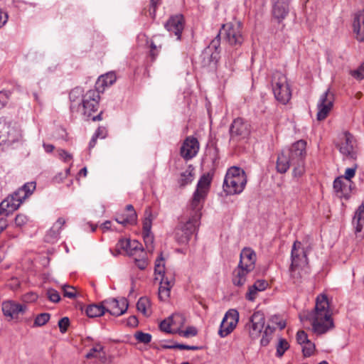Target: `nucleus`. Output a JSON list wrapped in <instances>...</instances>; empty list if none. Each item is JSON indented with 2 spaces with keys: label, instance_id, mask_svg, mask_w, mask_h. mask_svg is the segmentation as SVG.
<instances>
[{
  "label": "nucleus",
  "instance_id": "f8f14e48",
  "mask_svg": "<svg viewBox=\"0 0 364 364\" xmlns=\"http://www.w3.org/2000/svg\"><path fill=\"white\" fill-rule=\"evenodd\" d=\"M334 95L328 89L321 96L317 103L316 119L318 121L325 119L333 107Z\"/></svg>",
  "mask_w": 364,
  "mask_h": 364
},
{
  "label": "nucleus",
  "instance_id": "e433bc0d",
  "mask_svg": "<svg viewBox=\"0 0 364 364\" xmlns=\"http://www.w3.org/2000/svg\"><path fill=\"white\" fill-rule=\"evenodd\" d=\"M275 330L274 327L271 326L270 325H267L266 328L264 330V334L262 336V338L260 340V343L262 346H265L268 345L269 343V340L271 338V336L272 333H274Z\"/></svg>",
  "mask_w": 364,
  "mask_h": 364
},
{
  "label": "nucleus",
  "instance_id": "603ef678",
  "mask_svg": "<svg viewBox=\"0 0 364 364\" xmlns=\"http://www.w3.org/2000/svg\"><path fill=\"white\" fill-rule=\"evenodd\" d=\"M10 96V91H0V109L6 105Z\"/></svg>",
  "mask_w": 364,
  "mask_h": 364
},
{
  "label": "nucleus",
  "instance_id": "bf43d9fd",
  "mask_svg": "<svg viewBox=\"0 0 364 364\" xmlns=\"http://www.w3.org/2000/svg\"><path fill=\"white\" fill-rule=\"evenodd\" d=\"M58 153L60 158L62 159L64 161H68L72 159L71 154L63 149L58 150Z\"/></svg>",
  "mask_w": 364,
  "mask_h": 364
},
{
  "label": "nucleus",
  "instance_id": "c85d7f7f",
  "mask_svg": "<svg viewBox=\"0 0 364 364\" xmlns=\"http://www.w3.org/2000/svg\"><path fill=\"white\" fill-rule=\"evenodd\" d=\"M353 224L355 227V232L358 234L364 228V202L358 206L355 211Z\"/></svg>",
  "mask_w": 364,
  "mask_h": 364
},
{
  "label": "nucleus",
  "instance_id": "09e8293b",
  "mask_svg": "<svg viewBox=\"0 0 364 364\" xmlns=\"http://www.w3.org/2000/svg\"><path fill=\"white\" fill-rule=\"evenodd\" d=\"M350 74L356 80H361L364 79V63L356 70H351Z\"/></svg>",
  "mask_w": 364,
  "mask_h": 364
},
{
  "label": "nucleus",
  "instance_id": "338daca9",
  "mask_svg": "<svg viewBox=\"0 0 364 364\" xmlns=\"http://www.w3.org/2000/svg\"><path fill=\"white\" fill-rule=\"evenodd\" d=\"M101 228L104 231L109 230L111 228V221L106 220L105 223L102 224Z\"/></svg>",
  "mask_w": 364,
  "mask_h": 364
},
{
  "label": "nucleus",
  "instance_id": "774afa93",
  "mask_svg": "<svg viewBox=\"0 0 364 364\" xmlns=\"http://www.w3.org/2000/svg\"><path fill=\"white\" fill-rule=\"evenodd\" d=\"M150 47H151V55L152 58L154 59L156 58V56L157 55V53H155V52H154V50L156 49V46L154 44V42H151Z\"/></svg>",
  "mask_w": 364,
  "mask_h": 364
},
{
  "label": "nucleus",
  "instance_id": "5701e85b",
  "mask_svg": "<svg viewBox=\"0 0 364 364\" xmlns=\"http://www.w3.org/2000/svg\"><path fill=\"white\" fill-rule=\"evenodd\" d=\"M289 13V3L287 1L278 0L274 5L272 14L279 23L282 22Z\"/></svg>",
  "mask_w": 364,
  "mask_h": 364
},
{
  "label": "nucleus",
  "instance_id": "c756f323",
  "mask_svg": "<svg viewBox=\"0 0 364 364\" xmlns=\"http://www.w3.org/2000/svg\"><path fill=\"white\" fill-rule=\"evenodd\" d=\"M116 75L114 73L110 72L105 75H101L96 82V90L100 92V90H104L105 87L112 85L116 81Z\"/></svg>",
  "mask_w": 364,
  "mask_h": 364
},
{
  "label": "nucleus",
  "instance_id": "052dcab7",
  "mask_svg": "<svg viewBox=\"0 0 364 364\" xmlns=\"http://www.w3.org/2000/svg\"><path fill=\"white\" fill-rule=\"evenodd\" d=\"M355 170H356V168H346V171H345V176H344V178L345 179L348 180V181H350L352 178L354 177L355 174Z\"/></svg>",
  "mask_w": 364,
  "mask_h": 364
},
{
  "label": "nucleus",
  "instance_id": "4468645a",
  "mask_svg": "<svg viewBox=\"0 0 364 364\" xmlns=\"http://www.w3.org/2000/svg\"><path fill=\"white\" fill-rule=\"evenodd\" d=\"M265 323V316L262 311H257L250 316L249 323L246 326L249 335L252 339H256L260 336Z\"/></svg>",
  "mask_w": 364,
  "mask_h": 364
},
{
  "label": "nucleus",
  "instance_id": "f03ea898",
  "mask_svg": "<svg viewBox=\"0 0 364 364\" xmlns=\"http://www.w3.org/2000/svg\"><path fill=\"white\" fill-rule=\"evenodd\" d=\"M306 146V142L304 140H299L290 148L283 150L277 157V171L280 173H284L290 166H292L294 176H301L305 171Z\"/></svg>",
  "mask_w": 364,
  "mask_h": 364
},
{
  "label": "nucleus",
  "instance_id": "6e6552de",
  "mask_svg": "<svg viewBox=\"0 0 364 364\" xmlns=\"http://www.w3.org/2000/svg\"><path fill=\"white\" fill-rule=\"evenodd\" d=\"M220 36H223L230 46H240L244 41L241 22L234 21L223 24L218 34V37Z\"/></svg>",
  "mask_w": 364,
  "mask_h": 364
},
{
  "label": "nucleus",
  "instance_id": "7c9ffc66",
  "mask_svg": "<svg viewBox=\"0 0 364 364\" xmlns=\"http://www.w3.org/2000/svg\"><path fill=\"white\" fill-rule=\"evenodd\" d=\"M105 313V306L102 301L100 304L89 305L85 309V314L90 318L101 316Z\"/></svg>",
  "mask_w": 364,
  "mask_h": 364
},
{
  "label": "nucleus",
  "instance_id": "49530a36",
  "mask_svg": "<svg viewBox=\"0 0 364 364\" xmlns=\"http://www.w3.org/2000/svg\"><path fill=\"white\" fill-rule=\"evenodd\" d=\"M289 348L288 342L282 338L279 340V343L277 346V355L278 357H282L285 351Z\"/></svg>",
  "mask_w": 364,
  "mask_h": 364
},
{
  "label": "nucleus",
  "instance_id": "bb28decb",
  "mask_svg": "<svg viewBox=\"0 0 364 364\" xmlns=\"http://www.w3.org/2000/svg\"><path fill=\"white\" fill-rule=\"evenodd\" d=\"M127 211V218L124 217V213L116 218V221L124 225H134L136 223L137 215L132 205H127L126 207Z\"/></svg>",
  "mask_w": 364,
  "mask_h": 364
},
{
  "label": "nucleus",
  "instance_id": "2eb2a0df",
  "mask_svg": "<svg viewBox=\"0 0 364 364\" xmlns=\"http://www.w3.org/2000/svg\"><path fill=\"white\" fill-rule=\"evenodd\" d=\"M291 264L290 267H308V258L306 252L299 241L293 244L291 252Z\"/></svg>",
  "mask_w": 364,
  "mask_h": 364
},
{
  "label": "nucleus",
  "instance_id": "f704fd0d",
  "mask_svg": "<svg viewBox=\"0 0 364 364\" xmlns=\"http://www.w3.org/2000/svg\"><path fill=\"white\" fill-rule=\"evenodd\" d=\"M154 219L151 209L146 208L145 210V218L143 221V232H151L152 220Z\"/></svg>",
  "mask_w": 364,
  "mask_h": 364
},
{
  "label": "nucleus",
  "instance_id": "4d7b16f0",
  "mask_svg": "<svg viewBox=\"0 0 364 364\" xmlns=\"http://www.w3.org/2000/svg\"><path fill=\"white\" fill-rule=\"evenodd\" d=\"M27 218L23 214H18L15 218V224L17 226H22L27 223Z\"/></svg>",
  "mask_w": 364,
  "mask_h": 364
},
{
  "label": "nucleus",
  "instance_id": "864d4df0",
  "mask_svg": "<svg viewBox=\"0 0 364 364\" xmlns=\"http://www.w3.org/2000/svg\"><path fill=\"white\" fill-rule=\"evenodd\" d=\"M164 348H178L180 350H198V347L195 346H188L184 344H176L173 346H164Z\"/></svg>",
  "mask_w": 364,
  "mask_h": 364
},
{
  "label": "nucleus",
  "instance_id": "39448f33",
  "mask_svg": "<svg viewBox=\"0 0 364 364\" xmlns=\"http://www.w3.org/2000/svg\"><path fill=\"white\" fill-rule=\"evenodd\" d=\"M155 279L159 281V297L165 301L168 299L171 287L174 284L173 276L165 272V262L162 253L156 259L154 267Z\"/></svg>",
  "mask_w": 364,
  "mask_h": 364
},
{
  "label": "nucleus",
  "instance_id": "e2e57ef3",
  "mask_svg": "<svg viewBox=\"0 0 364 364\" xmlns=\"http://www.w3.org/2000/svg\"><path fill=\"white\" fill-rule=\"evenodd\" d=\"M95 136L98 137H100L102 139L105 138L106 136V130L103 127H99L97 130L96 131Z\"/></svg>",
  "mask_w": 364,
  "mask_h": 364
},
{
  "label": "nucleus",
  "instance_id": "9b49d317",
  "mask_svg": "<svg viewBox=\"0 0 364 364\" xmlns=\"http://www.w3.org/2000/svg\"><path fill=\"white\" fill-rule=\"evenodd\" d=\"M336 146L343 156L350 158L355 157L356 141L354 136L350 132L345 131L339 134Z\"/></svg>",
  "mask_w": 364,
  "mask_h": 364
},
{
  "label": "nucleus",
  "instance_id": "393cba45",
  "mask_svg": "<svg viewBox=\"0 0 364 364\" xmlns=\"http://www.w3.org/2000/svg\"><path fill=\"white\" fill-rule=\"evenodd\" d=\"M268 282L264 279L257 280L252 285L250 286L246 293L245 298L248 301H253L257 293L264 291L268 287Z\"/></svg>",
  "mask_w": 364,
  "mask_h": 364
},
{
  "label": "nucleus",
  "instance_id": "ddd939ff",
  "mask_svg": "<svg viewBox=\"0 0 364 364\" xmlns=\"http://www.w3.org/2000/svg\"><path fill=\"white\" fill-rule=\"evenodd\" d=\"M230 140L240 141L250 134V125L244 119L238 117L233 120L230 128Z\"/></svg>",
  "mask_w": 364,
  "mask_h": 364
},
{
  "label": "nucleus",
  "instance_id": "13d9d810",
  "mask_svg": "<svg viewBox=\"0 0 364 364\" xmlns=\"http://www.w3.org/2000/svg\"><path fill=\"white\" fill-rule=\"evenodd\" d=\"M135 264L140 269H144L148 265V260L145 257L135 259Z\"/></svg>",
  "mask_w": 364,
  "mask_h": 364
},
{
  "label": "nucleus",
  "instance_id": "412c9836",
  "mask_svg": "<svg viewBox=\"0 0 364 364\" xmlns=\"http://www.w3.org/2000/svg\"><path fill=\"white\" fill-rule=\"evenodd\" d=\"M16 130L11 124L4 119H0V144L7 141H14Z\"/></svg>",
  "mask_w": 364,
  "mask_h": 364
},
{
  "label": "nucleus",
  "instance_id": "58836bf2",
  "mask_svg": "<svg viewBox=\"0 0 364 364\" xmlns=\"http://www.w3.org/2000/svg\"><path fill=\"white\" fill-rule=\"evenodd\" d=\"M103 346L99 343L95 345L85 355L86 358L90 359L92 358L100 357V353L103 351Z\"/></svg>",
  "mask_w": 364,
  "mask_h": 364
},
{
  "label": "nucleus",
  "instance_id": "9d476101",
  "mask_svg": "<svg viewBox=\"0 0 364 364\" xmlns=\"http://www.w3.org/2000/svg\"><path fill=\"white\" fill-rule=\"evenodd\" d=\"M239 312L234 309H229L225 314L218 331V335L225 338L236 328L239 321Z\"/></svg>",
  "mask_w": 364,
  "mask_h": 364
},
{
  "label": "nucleus",
  "instance_id": "a18cd8bd",
  "mask_svg": "<svg viewBox=\"0 0 364 364\" xmlns=\"http://www.w3.org/2000/svg\"><path fill=\"white\" fill-rule=\"evenodd\" d=\"M135 338L140 343H149L151 341V335L142 331H137L134 334Z\"/></svg>",
  "mask_w": 364,
  "mask_h": 364
},
{
  "label": "nucleus",
  "instance_id": "cd10ccee",
  "mask_svg": "<svg viewBox=\"0 0 364 364\" xmlns=\"http://www.w3.org/2000/svg\"><path fill=\"white\" fill-rule=\"evenodd\" d=\"M252 271L247 270L244 267H237L234 269L232 273V283L235 286L242 287L247 281V275Z\"/></svg>",
  "mask_w": 364,
  "mask_h": 364
},
{
  "label": "nucleus",
  "instance_id": "7ed1b4c3",
  "mask_svg": "<svg viewBox=\"0 0 364 364\" xmlns=\"http://www.w3.org/2000/svg\"><path fill=\"white\" fill-rule=\"evenodd\" d=\"M306 319L311 322L312 331L317 335L324 334L333 328L332 312L326 294L317 296L314 309L306 314Z\"/></svg>",
  "mask_w": 364,
  "mask_h": 364
},
{
  "label": "nucleus",
  "instance_id": "0eeeda50",
  "mask_svg": "<svg viewBox=\"0 0 364 364\" xmlns=\"http://www.w3.org/2000/svg\"><path fill=\"white\" fill-rule=\"evenodd\" d=\"M271 83L275 99L282 105L288 103L291 97V90L286 75L279 71L274 72Z\"/></svg>",
  "mask_w": 364,
  "mask_h": 364
},
{
  "label": "nucleus",
  "instance_id": "473e14b6",
  "mask_svg": "<svg viewBox=\"0 0 364 364\" xmlns=\"http://www.w3.org/2000/svg\"><path fill=\"white\" fill-rule=\"evenodd\" d=\"M168 318L175 333H178L186 322L184 316L181 314H174Z\"/></svg>",
  "mask_w": 364,
  "mask_h": 364
},
{
  "label": "nucleus",
  "instance_id": "79ce46f5",
  "mask_svg": "<svg viewBox=\"0 0 364 364\" xmlns=\"http://www.w3.org/2000/svg\"><path fill=\"white\" fill-rule=\"evenodd\" d=\"M63 296L69 299H74L77 296V290L73 286L65 284L62 286Z\"/></svg>",
  "mask_w": 364,
  "mask_h": 364
},
{
  "label": "nucleus",
  "instance_id": "4be33fe9",
  "mask_svg": "<svg viewBox=\"0 0 364 364\" xmlns=\"http://www.w3.org/2000/svg\"><path fill=\"white\" fill-rule=\"evenodd\" d=\"M117 248L124 250L129 255H134L135 251L141 250V245L137 240H130L129 239H121L117 244Z\"/></svg>",
  "mask_w": 364,
  "mask_h": 364
},
{
  "label": "nucleus",
  "instance_id": "2f4dec72",
  "mask_svg": "<svg viewBox=\"0 0 364 364\" xmlns=\"http://www.w3.org/2000/svg\"><path fill=\"white\" fill-rule=\"evenodd\" d=\"M308 267H290V276L294 284L301 282L303 276L308 272Z\"/></svg>",
  "mask_w": 364,
  "mask_h": 364
},
{
  "label": "nucleus",
  "instance_id": "c03bdc74",
  "mask_svg": "<svg viewBox=\"0 0 364 364\" xmlns=\"http://www.w3.org/2000/svg\"><path fill=\"white\" fill-rule=\"evenodd\" d=\"M302 346V352L305 357L311 356L315 350V345L310 340Z\"/></svg>",
  "mask_w": 364,
  "mask_h": 364
},
{
  "label": "nucleus",
  "instance_id": "1a4fd4ad",
  "mask_svg": "<svg viewBox=\"0 0 364 364\" xmlns=\"http://www.w3.org/2000/svg\"><path fill=\"white\" fill-rule=\"evenodd\" d=\"M100 95L99 91L95 90H88L82 100L80 112L85 117L89 118L92 113L97 110L99 107Z\"/></svg>",
  "mask_w": 364,
  "mask_h": 364
},
{
  "label": "nucleus",
  "instance_id": "4c0bfd02",
  "mask_svg": "<svg viewBox=\"0 0 364 364\" xmlns=\"http://www.w3.org/2000/svg\"><path fill=\"white\" fill-rule=\"evenodd\" d=\"M65 224V220L63 218H59L52 228L50 230L49 234L53 237H56L59 235L60 230L62 229Z\"/></svg>",
  "mask_w": 364,
  "mask_h": 364
},
{
  "label": "nucleus",
  "instance_id": "aec40b11",
  "mask_svg": "<svg viewBox=\"0 0 364 364\" xmlns=\"http://www.w3.org/2000/svg\"><path fill=\"white\" fill-rule=\"evenodd\" d=\"M4 315L9 320L17 318L20 313L24 311L23 306L11 301H6L2 304Z\"/></svg>",
  "mask_w": 364,
  "mask_h": 364
},
{
  "label": "nucleus",
  "instance_id": "37998d69",
  "mask_svg": "<svg viewBox=\"0 0 364 364\" xmlns=\"http://www.w3.org/2000/svg\"><path fill=\"white\" fill-rule=\"evenodd\" d=\"M50 317V316L48 313L40 314L36 317L34 325L36 326H42L49 321Z\"/></svg>",
  "mask_w": 364,
  "mask_h": 364
},
{
  "label": "nucleus",
  "instance_id": "72a5a7b5",
  "mask_svg": "<svg viewBox=\"0 0 364 364\" xmlns=\"http://www.w3.org/2000/svg\"><path fill=\"white\" fill-rule=\"evenodd\" d=\"M136 308L144 316H148L151 313V302L147 297H141L136 304Z\"/></svg>",
  "mask_w": 364,
  "mask_h": 364
},
{
  "label": "nucleus",
  "instance_id": "dca6fc26",
  "mask_svg": "<svg viewBox=\"0 0 364 364\" xmlns=\"http://www.w3.org/2000/svg\"><path fill=\"white\" fill-rule=\"evenodd\" d=\"M102 304L105 306V311L115 316L122 315L128 308V302L125 298H120L119 299H108L104 300Z\"/></svg>",
  "mask_w": 364,
  "mask_h": 364
},
{
  "label": "nucleus",
  "instance_id": "c9c22d12",
  "mask_svg": "<svg viewBox=\"0 0 364 364\" xmlns=\"http://www.w3.org/2000/svg\"><path fill=\"white\" fill-rule=\"evenodd\" d=\"M343 177L340 176L336 178L333 182V188L336 193H340V197H342L347 191V186L343 183Z\"/></svg>",
  "mask_w": 364,
  "mask_h": 364
},
{
  "label": "nucleus",
  "instance_id": "0e129e2a",
  "mask_svg": "<svg viewBox=\"0 0 364 364\" xmlns=\"http://www.w3.org/2000/svg\"><path fill=\"white\" fill-rule=\"evenodd\" d=\"M8 16L0 10V28L2 27L7 21Z\"/></svg>",
  "mask_w": 364,
  "mask_h": 364
},
{
  "label": "nucleus",
  "instance_id": "5fc2aeb1",
  "mask_svg": "<svg viewBox=\"0 0 364 364\" xmlns=\"http://www.w3.org/2000/svg\"><path fill=\"white\" fill-rule=\"evenodd\" d=\"M309 340L308 338V336L306 334V333L303 331V330H301V331H299L296 333V341L297 343L299 344V345H303L304 343H306V342H308Z\"/></svg>",
  "mask_w": 364,
  "mask_h": 364
},
{
  "label": "nucleus",
  "instance_id": "69168bd1",
  "mask_svg": "<svg viewBox=\"0 0 364 364\" xmlns=\"http://www.w3.org/2000/svg\"><path fill=\"white\" fill-rule=\"evenodd\" d=\"M160 4V0H151V8L153 9V14H155L156 7Z\"/></svg>",
  "mask_w": 364,
  "mask_h": 364
},
{
  "label": "nucleus",
  "instance_id": "8fccbe9b",
  "mask_svg": "<svg viewBox=\"0 0 364 364\" xmlns=\"http://www.w3.org/2000/svg\"><path fill=\"white\" fill-rule=\"evenodd\" d=\"M46 295L48 299L53 303H58L60 300V296L59 293L54 289H48Z\"/></svg>",
  "mask_w": 364,
  "mask_h": 364
},
{
  "label": "nucleus",
  "instance_id": "f3484780",
  "mask_svg": "<svg viewBox=\"0 0 364 364\" xmlns=\"http://www.w3.org/2000/svg\"><path fill=\"white\" fill-rule=\"evenodd\" d=\"M199 150V142L193 136H188L181 147V155L185 160H189L196 156Z\"/></svg>",
  "mask_w": 364,
  "mask_h": 364
},
{
  "label": "nucleus",
  "instance_id": "6ab92c4d",
  "mask_svg": "<svg viewBox=\"0 0 364 364\" xmlns=\"http://www.w3.org/2000/svg\"><path fill=\"white\" fill-rule=\"evenodd\" d=\"M256 260L257 255L255 251L251 248L245 247L240 252L238 265L252 272L255 268Z\"/></svg>",
  "mask_w": 364,
  "mask_h": 364
},
{
  "label": "nucleus",
  "instance_id": "20e7f679",
  "mask_svg": "<svg viewBox=\"0 0 364 364\" xmlns=\"http://www.w3.org/2000/svg\"><path fill=\"white\" fill-rule=\"evenodd\" d=\"M35 189V182L25 183L0 203V214L7 216L16 210L23 201L31 196Z\"/></svg>",
  "mask_w": 364,
  "mask_h": 364
},
{
  "label": "nucleus",
  "instance_id": "3c124183",
  "mask_svg": "<svg viewBox=\"0 0 364 364\" xmlns=\"http://www.w3.org/2000/svg\"><path fill=\"white\" fill-rule=\"evenodd\" d=\"M197 329L193 326H188L185 331H180L178 334L188 338L189 336H195L197 335Z\"/></svg>",
  "mask_w": 364,
  "mask_h": 364
},
{
  "label": "nucleus",
  "instance_id": "423d86ee",
  "mask_svg": "<svg viewBox=\"0 0 364 364\" xmlns=\"http://www.w3.org/2000/svg\"><path fill=\"white\" fill-rule=\"evenodd\" d=\"M247 181V176L244 170L237 166H232L226 173L223 190L227 195L240 194L245 189Z\"/></svg>",
  "mask_w": 364,
  "mask_h": 364
},
{
  "label": "nucleus",
  "instance_id": "a19ab883",
  "mask_svg": "<svg viewBox=\"0 0 364 364\" xmlns=\"http://www.w3.org/2000/svg\"><path fill=\"white\" fill-rule=\"evenodd\" d=\"M143 238L147 251L152 252L154 250V236L151 232H143Z\"/></svg>",
  "mask_w": 364,
  "mask_h": 364
},
{
  "label": "nucleus",
  "instance_id": "f257e3e1",
  "mask_svg": "<svg viewBox=\"0 0 364 364\" xmlns=\"http://www.w3.org/2000/svg\"><path fill=\"white\" fill-rule=\"evenodd\" d=\"M212 176L208 173L199 179L191 201L188 215L182 218L175 230V237L179 244H186L200 225L201 209L210 190Z\"/></svg>",
  "mask_w": 364,
  "mask_h": 364
},
{
  "label": "nucleus",
  "instance_id": "680f3d73",
  "mask_svg": "<svg viewBox=\"0 0 364 364\" xmlns=\"http://www.w3.org/2000/svg\"><path fill=\"white\" fill-rule=\"evenodd\" d=\"M127 325L132 327H135L138 325V319L136 316H132L127 320Z\"/></svg>",
  "mask_w": 364,
  "mask_h": 364
},
{
  "label": "nucleus",
  "instance_id": "6e6d98bb",
  "mask_svg": "<svg viewBox=\"0 0 364 364\" xmlns=\"http://www.w3.org/2000/svg\"><path fill=\"white\" fill-rule=\"evenodd\" d=\"M69 325L70 321L68 317H63L60 318L58 321V326L61 333L66 332Z\"/></svg>",
  "mask_w": 364,
  "mask_h": 364
},
{
  "label": "nucleus",
  "instance_id": "a211bd4d",
  "mask_svg": "<svg viewBox=\"0 0 364 364\" xmlns=\"http://www.w3.org/2000/svg\"><path fill=\"white\" fill-rule=\"evenodd\" d=\"M184 24L183 16L178 14L170 17L165 24V28L168 32L173 33L176 36L177 40H180L184 28Z\"/></svg>",
  "mask_w": 364,
  "mask_h": 364
},
{
  "label": "nucleus",
  "instance_id": "de8ad7c7",
  "mask_svg": "<svg viewBox=\"0 0 364 364\" xmlns=\"http://www.w3.org/2000/svg\"><path fill=\"white\" fill-rule=\"evenodd\" d=\"M159 327L162 331H164L166 333H176L172 327L171 322L169 318L161 321Z\"/></svg>",
  "mask_w": 364,
  "mask_h": 364
},
{
  "label": "nucleus",
  "instance_id": "ea45409f",
  "mask_svg": "<svg viewBox=\"0 0 364 364\" xmlns=\"http://www.w3.org/2000/svg\"><path fill=\"white\" fill-rule=\"evenodd\" d=\"M193 181V174L191 171L186 170L181 173L178 183L181 186H185Z\"/></svg>",
  "mask_w": 364,
  "mask_h": 364
},
{
  "label": "nucleus",
  "instance_id": "b1692460",
  "mask_svg": "<svg viewBox=\"0 0 364 364\" xmlns=\"http://www.w3.org/2000/svg\"><path fill=\"white\" fill-rule=\"evenodd\" d=\"M353 31L355 33L356 39L360 42L364 41V11H359L355 16L353 23Z\"/></svg>",
  "mask_w": 364,
  "mask_h": 364
},
{
  "label": "nucleus",
  "instance_id": "a878e982",
  "mask_svg": "<svg viewBox=\"0 0 364 364\" xmlns=\"http://www.w3.org/2000/svg\"><path fill=\"white\" fill-rule=\"evenodd\" d=\"M84 95L83 90L80 87H75L70 91L69 98L70 101V109L73 112H78L80 110Z\"/></svg>",
  "mask_w": 364,
  "mask_h": 364
}]
</instances>
